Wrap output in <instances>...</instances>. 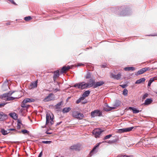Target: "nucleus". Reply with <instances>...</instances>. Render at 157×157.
<instances>
[{"label":"nucleus","mask_w":157,"mask_h":157,"mask_svg":"<svg viewBox=\"0 0 157 157\" xmlns=\"http://www.w3.org/2000/svg\"><path fill=\"white\" fill-rule=\"evenodd\" d=\"M153 102V100L152 98H149L147 99L145 101L143 105H147L151 104Z\"/></svg>","instance_id":"2eb2a0df"},{"label":"nucleus","mask_w":157,"mask_h":157,"mask_svg":"<svg viewBox=\"0 0 157 157\" xmlns=\"http://www.w3.org/2000/svg\"><path fill=\"white\" fill-rule=\"evenodd\" d=\"M95 79H93L92 78H90L87 83L88 84L87 86H89L90 88L93 87L94 88L95 84Z\"/></svg>","instance_id":"6e6552de"},{"label":"nucleus","mask_w":157,"mask_h":157,"mask_svg":"<svg viewBox=\"0 0 157 157\" xmlns=\"http://www.w3.org/2000/svg\"><path fill=\"white\" fill-rule=\"evenodd\" d=\"M59 70H57L54 71L53 76V79L54 82H55L57 77L58 76H59Z\"/></svg>","instance_id":"f3484780"},{"label":"nucleus","mask_w":157,"mask_h":157,"mask_svg":"<svg viewBox=\"0 0 157 157\" xmlns=\"http://www.w3.org/2000/svg\"><path fill=\"white\" fill-rule=\"evenodd\" d=\"M53 95V94L52 93L49 94L44 99V101H48L53 100L54 97L52 96Z\"/></svg>","instance_id":"9b49d317"},{"label":"nucleus","mask_w":157,"mask_h":157,"mask_svg":"<svg viewBox=\"0 0 157 157\" xmlns=\"http://www.w3.org/2000/svg\"><path fill=\"white\" fill-rule=\"evenodd\" d=\"M87 83L85 82L79 83V88H80L81 89H84L87 88H90L87 86Z\"/></svg>","instance_id":"ddd939ff"},{"label":"nucleus","mask_w":157,"mask_h":157,"mask_svg":"<svg viewBox=\"0 0 157 157\" xmlns=\"http://www.w3.org/2000/svg\"><path fill=\"white\" fill-rule=\"evenodd\" d=\"M70 68V66H64L62 67L61 70V72L62 73H63L65 71H68Z\"/></svg>","instance_id":"a211bd4d"},{"label":"nucleus","mask_w":157,"mask_h":157,"mask_svg":"<svg viewBox=\"0 0 157 157\" xmlns=\"http://www.w3.org/2000/svg\"><path fill=\"white\" fill-rule=\"evenodd\" d=\"M129 109L132 110L133 113H139L140 111L138 110L136 108L132 107H129Z\"/></svg>","instance_id":"6ab92c4d"},{"label":"nucleus","mask_w":157,"mask_h":157,"mask_svg":"<svg viewBox=\"0 0 157 157\" xmlns=\"http://www.w3.org/2000/svg\"><path fill=\"white\" fill-rule=\"evenodd\" d=\"M62 101H61L58 103L55 106V108L56 109H58L60 108V106L62 104Z\"/></svg>","instance_id":"2f4dec72"},{"label":"nucleus","mask_w":157,"mask_h":157,"mask_svg":"<svg viewBox=\"0 0 157 157\" xmlns=\"http://www.w3.org/2000/svg\"><path fill=\"white\" fill-rule=\"evenodd\" d=\"M9 2H10L11 3L14 4V5H16L17 4L15 2H14L13 0H7Z\"/></svg>","instance_id":"37998d69"},{"label":"nucleus","mask_w":157,"mask_h":157,"mask_svg":"<svg viewBox=\"0 0 157 157\" xmlns=\"http://www.w3.org/2000/svg\"><path fill=\"white\" fill-rule=\"evenodd\" d=\"M42 151H41L38 155V157H41L42 155Z\"/></svg>","instance_id":"5fc2aeb1"},{"label":"nucleus","mask_w":157,"mask_h":157,"mask_svg":"<svg viewBox=\"0 0 157 157\" xmlns=\"http://www.w3.org/2000/svg\"><path fill=\"white\" fill-rule=\"evenodd\" d=\"M62 121H60V122L57 123V124H56V125L57 126V125H58L62 123Z\"/></svg>","instance_id":"680f3d73"},{"label":"nucleus","mask_w":157,"mask_h":157,"mask_svg":"<svg viewBox=\"0 0 157 157\" xmlns=\"http://www.w3.org/2000/svg\"><path fill=\"white\" fill-rule=\"evenodd\" d=\"M103 111L108 112L110 111V108H108L107 107H103Z\"/></svg>","instance_id":"ea45409f"},{"label":"nucleus","mask_w":157,"mask_h":157,"mask_svg":"<svg viewBox=\"0 0 157 157\" xmlns=\"http://www.w3.org/2000/svg\"><path fill=\"white\" fill-rule=\"evenodd\" d=\"M45 133H46V134H51L52 133L49 132H48V130L45 132Z\"/></svg>","instance_id":"bf43d9fd"},{"label":"nucleus","mask_w":157,"mask_h":157,"mask_svg":"<svg viewBox=\"0 0 157 157\" xmlns=\"http://www.w3.org/2000/svg\"><path fill=\"white\" fill-rule=\"evenodd\" d=\"M144 73V71H143L141 69L139 70L137 72L136 74V75H141Z\"/></svg>","instance_id":"f704fd0d"},{"label":"nucleus","mask_w":157,"mask_h":157,"mask_svg":"<svg viewBox=\"0 0 157 157\" xmlns=\"http://www.w3.org/2000/svg\"><path fill=\"white\" fill-rule=\"evenodd\" d=\"M17 124L22 125V124L21 122V121L20 120H17Z\"/></svg>","instance_id":"de8ad7c7"},{"label":"nucleus","mask_w":157,"mask_h":157,"mask_svg":"<svg viewBox=\"0 0 157 157\" xmlns=\"http://www.w3.org/2000/svg\"><path fill=\"white\" fill-rule=\"evenodd\" d=\"M111 10L115 14L120 16H126L129 15L131 13V11L128 7L124 6H122L120 7H113Z\"/></svg>","instance_id":"f257e3e1"},{"label":"nucleus","mask_w":157,"mask_h":157,"mask_svg":"<svg viewBox=\"0 0 157 157\" xmlns=\"http://www.w3.org/2000/svg\"><path fill=\"white\" fill-rule=\"evenodd\" d=\"M1 132L2 134L4 135H6L9 133V132H8L7 131L5 130L3 128H1Z\"/></svg>","instance_id":"cd10ccee"},{"label":"nucleus","mask_w":157,"mask_h":157,"mask_svg":"<svg viewBox=\"0 0 157 157\" xmlns=\"http://www.w3.org/2000/svg\"><path fill=\"white\" fill-rule=\"evenodd\" d=\"M104 83L105 82L103 81H100L95 82L94 88H96L99 86H100L104 84Z\"/></svg>","instance_id":"4468645a"},{"label":"nucleus","mask_w":157,"mask_h":157,"mask_svg":"<svg viewBox=\"0 0 157 157\" xmlns=\"http://www.w3.org/2000/svg\"><path fill=\"white\" fill-rule=\"evenodd\" d=\"M55 90L56 92H57V91H59V90L57 88H56L55 89Z\"/></svg>","instance_id":"774afa93"},{"label":"nucleus","mask_w":157,"mask_h":157,"mask_svg":"<svg viewBox=\"0 0 157 157\" xmlns=\"http://www.w3.org/2000/svg\"><path fill=\"white\" fill-rule=\"evenodd\" d=\"M52 117L50 115V114L47 113L46 114V125H48L49 126H51L53 124L54 121L53 120L54 117L53 115L52 114Z\"/></svg>","instance_id":"f03ea898"},{"label":"nucleus","mask_w":157,"mask_h":157,"mask_svg":"<svg viewBox=\"0 0 157 157\" xmlns=\"http://www.w3.org/2000/svg\"><path fill=\"white\" fill-rule=\"evenodd\" d=\"M121 104V102L119 100H116L113 106L117 107L120 106Z\"/></svg>","instance_id":"393cba45"},{"label":"nucleus","mask_w":157,"mask_h":157,"mask_svg":"<svg viewBox=\"0 0 157 157\" xmlns=\"http://www.w3.org/2000/svg\"><path fill=\"white\" fill-rule=\"evenodd\" d=\"M26 103H24L22 102L21 105V107L22 108H25L26 109H28L29 106V105H27L25 104Z\"/></svg>","instance_id":"72a5a7b5"},{"label":"nucleus","mask_w":157,"mask_h":157,"mask_svg":"<svg viewBox=\"0 0 157 157\" xmlns=\"http://www.w3.org/2000/svg\"><path fill=\"white\" fill-rule=\"evenodd\" d=\"M21 128V125L17 124V128L18 129H20Z\"/></svg>","instance_id":"3c124183"},{"label":"nucleus","mask_w":157,"mask_h":157,"mask_svg":"<svg viewBox=\"0 0 157 157\" xmlns=\"http://www.w3.org/2000/svg\"><path fill=\"white\" fill-rule=\"evenodd\" d=\"M9 115L14 120H16L17 118L18 115L15 113H10Z\"/></svg>","instance_id":"5701e85b"},{"label":"nucleus","mask_w":157,"mask_h":157,"mask_svg":"<svg viewBox=\"0 0 157 157\" xmlns=\"http://www.w3.org/2000/svg\"><path fill=\"white\" fill-rule=\"evenodd\" d=\"M85 78L86 79L90 78L91 77V74L90 72H88L87 73Z\"/></svg>","instance_id":"473e14b6"},{"label":"nucleus","mask_w":157,"mask_h":157,"mask_svg":"<svg viewBox=\"0 0 157 157\" xmlns=\"http://www.w3.org/2000/svg\"><path fill=\"white\" fill-rule=\"evenodd\" d=\"M120 86L121 87H122V88H124L128 86V85L126 84H124L120 85Z\"/></svg>","instance_id":"c03bdc74"},{"label":"nucleus","mask_w":157,"mask_h":157,"mask_svg":"<svg viewBox=\"0 0 157 157\" xmlns=\"http://www.w3.org/2000/svg\"><path fill=\"white\" fill-rule=\"evenodd\" d=\"M70 149L73 150L77 151L78 150V144H76L71 146Z\"/></svg>","instance_id":"4be33fe9"},{"label":"nucleus","mask_w":157,"mask_h":157,"mask_svg":"<svg viewBox=\"0 0 157 157\" xmlns=\"http://www.w3.org/2000/svg\"><path fill=\"white\" fill-rule=\"evenodd\" d=\"M72 115L73 117L78 119V111L76 110L75 109L72 111Z\"/></svg>","instance_id":"dca6fc26"},{"label":"nucleus","mask_w":157,"mask_h":157,"mask_svg":"<svg viewBox=\"0 0 157 157\" xmlns=\"http://www.w3.org/2000/svg\"><path fill=\"white\" fill-rule=\"evenodd\" d=\"M11 95H9L7 98V101H11L13 100L14 99H18L17 97H13L10 96Z\"/></svg>","instance_id":"c756f323"},{"label":"nucleus","mask_w":157,"mask_h":157,"mask_svg":"<svg viewBox=\"0 0 157 157\" xmlns=\"http://www.w3.org/2000/svg\"><path fill=\"white\" fill-rule=\"evenodd\" d=\"M145 78H141L139 80L136 81L135 82V84H140L145 81Z\"/></svg>","instance_id":"b1692460"},{"label":"nucleus","mask_w":157,"mask_h":157,"mask_svg":"<svg viewBox=\"0 0 157 157\" xmlns=\"http://www.w3.org/2000/svg\"><path fill=\"white\" fill-rule=\"evenodd\" d=\"M147 36H157V34H155V35H147Z\"/></svg>","instance_id":"052dcab7"},{"label":"nucleus","mask_w":157,"mask_h":157,"mask_svg":"<svg viewBox=\"0 0 157 157\" xmlns=\"http://www.w3.org/2000/svg\"><path fill=\"white\" fill-rule=\"evenodd\" d=\"M73 86L74 87H77L78 88V83H76Z\"/></svg>","instance_id":"8fccbe9b"},{"label":"nucleus","mask_w":157,"mask_h":157,"mask_svg":"<svg viewBox=\"0 0 157 157\" xmlns=\"http://www.w3.org/2000/svg\"><path fill=\"white\" fill-rule=\"evenodd\" d=\"M83 101L82 102V104H85L87 102V100L86 99H84V100H82Z\"/></svg>","instance_id":"09e8293b"},{"label":"nucleus","mask_w":157,"mask_h":157,"mask_svg":"<svg viewBox=\"0 0 157 157\" xmlns=\"http://www.w3.org/2000/svg\"><path fill=\"white\" fill-rule=\"evenodd\" d=\"M24 19L25 21H28L32 19V18L31 16H29L25 17Z\"/></svg>","instance_id":"58836bf2"},{"label":"nucleus","mask_w":157,"mask_h":157,"mask_svg":"<svg viewBox=\"0 0 157 157\" xmlns=\"http://www.w3.org/2000/svg\"><path fill=\"white\" fill-rule=\"evenodd\" d=\"M135 68L134 67H125L124 68V70L125 71H134L135 70Z\"/></svg>","instance_id":"bb28decb"},{"label":"nucleus","mask_w":157,"mask_h":157,"mask_svg":"<svg viewBox=\"0 0 157 157\" xmlns=\"http://www.w3.org/2000/svg\"><path fill=\"white\" fill-rule=\"evenodd\" d=\"M117 157H123V155L122 154H121V155H118Z\"/></svg>","instance_id":"338daca9"},{"label":"nucleus","mask_w":157,"mask_h":157,"mask_svg":"<svg viewBox=\"0 0 157 157\" xmlns=\"http://www.w3.org/2000/svg\"><path fill=\"white\" fill-rule=\"evenodd\" d=\"M90 93V91L89 90H87L85 91L82 94V96L79 98V103L82 100L85 99V98L88 97Z\"/></svg>","instance_id":"39448f33"},{"label":"nucleus","mask_w":157,"mask_h":157,"mask_svg":"<svg viewBox=\"0 0 157 157\" xmlns=\"http://www.w3.org/2000/svg\"><path fill=\"white\" fill-rule=\"evenodd\" d=\"M52 141H43L42 143L45 144H50L52 143Z\"/></svg>","instance_id":"a19ab883"},{"label":"nucleus","mask_w":157,"mask_h":157,"mask_svg":"<svg viewBox=\"0 0 157 157\" xmlns=\"http://www.w3.org/2000/svg\"><path fill=\"white\" fill-rule=\"evenodd\" d=\"M8 118V115L3 112L0 111V121H3Z\"/></svg>","instance_id":"1a4fd4ad"},{"label":"nucleus","mask_w":157,"mask_h":157,"mask_svg":"<svg viewBox=\"0 0 157 157\" xmlns=\"http://www.w3.org/2000/svg\"><path fill=\"white\" fill-rule=\"evenodd\" d=\"M123 157H132V155H123Z\"/></svg>","instance_id":"49530a36"},{"label":"nucleus","mask_w":157,"mask_h":157,"mask_svg":"<svg viewBox=\"0 0 157 157\" xmlns=\"http://www.w3.org/2000/svg\"><path fill=\"white\" fill-rule=\"evenodd\" d=\"M102 143V142H100L96 144V145L94 146V147H93L92 150L90 151V154H91V153L93 154L96 153L97 152V151H96V149L98 147H99L100 144Z\"/></svg>","instance_id":"f8f14e48"},{"label":"nucleus","mask_w":157,"mask_h":157,"mask_svg":"<svg viewBox=\"0 0 157 157\" xmlns=\"http://www.w3.org/2000/svg\"><path fill=\"white\" fill-rule=\"evenodd\" d=\"M35 100L33 98H27L24 99L22 101V103H27V102H33Z\"/></svg>","instance_id":"412c9836"},{"label":"nucleus","mask_w":157,"mask_h":157,"mask_svg":"<svg viewBox=\"0 0 157 157\" xmlns=\"http://www.w3.org/2000/svg\"><path fill=\"white\" fill-rule=\"evenodd\" d=\"M117 141V140L116 139H114L113 140H109L108 142L106 141H103L102 142H107L109 144H112L113 143H114L116 142Z\"/></svg>","instance_id":"c85d7f7f"},{"label":"nucleus","mask_w":157,"mask_h":157,"mask_svg":"<svg viewBox=\"0 0 157 157\" xmlns=\"http://www.w3.org/2000/svg\"><path fill=\"white\" fill-rule=\"evenodd\" d=\"M134 128V127L132 126L127 128L120 129L118 130V132L119 133H121L125 132H129L132 131V129Z\"/></svg>","instance_id":"423d86ee"},{"label":"nucleus","mask_w":157,"mask_h":157,"mask_svg":"<svg viewBox=\"0 0 157 157\" xmlns=\"http://www.w3.org/2000/svg\"><path fill=\"white\" fill-rule=\"evenodd\" d=\"M148 94L147 93L145 94L143 96L142 99H144L148 96Z\"/></svg>","instance_id":"a18cd8bd"},{"label":"nucleus","mask_w":157,"mask_h":157,"mask_svg":"<svg viewBox=\"0 0 157 157\" xmlns=\"http://www.w3.org/2000/svg\"><path fill=\"white\" fill-rule=\"evenodd\" d=\"M10 25V23L9 22H7V23H5V25Z\"/></svg>","instance_id":"e2e57ef3"},{"label":"nucleus","mask_w":157,"mask_h":157,"mask_svg":"<svg viewBox=\"0 0 157 157\" xmlns=\"http://www.w3.org/2000/svg\"><path fill=\"white\" fill-rule=\"evenodd\" d=\"M14 92V91L12 92H10L8 93L4 94L0 96V98L4 100H7L9 95H12Z\"/></svg>","instance_id":"9d476101"},{"label":"nucleus","mask_w":157,"mask_h":157,"mask_svg":"<svg viewBox=\"0 0 157 157\" xmlns=\"http://www.w3.org/2000/svg\"><path fill=\"white\" fill-rule=\"evenodd\" d=\"M90 116L91 118L94 117L96 116H102V112L99 109H96L91 112Z\"/></svg>","instance_id":"7ed1b4c3"},{"label":"nucleus","mask_w":157,"mask_h":157,"mask_svg":"<svg viewBox=\"0 0 157 157\" xmlns=\"http://www.w3.org/2000/svg\"><path fill=\"white\" fill-rule=\"evenodd\" d=\"M71 109L70 107L64 108L62 110V112L63 113H67L69 112Z\"/></svg>","instance_id":"a878e982"},{"label":"nucleus","mask_w":157,"mask_h":157,"mask_svg":"<svg viewBox=\"0 0 157 157\" xmlns=\"http://www.w3.org/2000/svg\"><path fill=\"white\" fill-rule=\"evenodd\" d=\"M85 65L84 64H83L81 63H79V67L84 66Z\"/></svg>","instance_id":"13d9d810"},{"label":"nucleus","mask_w":157,"mask_h":157,"mask_svg":"<svg viewBox=\"0 0 157 157\" xmlns=\"http://www.w3.org/2000/svg\"><path fill=\"white\" fill-rule=\"evenodd\" d=\"M154 78H151L149 81H148V84H147V87L150 86L151 83L154 81Z\"/></svg>","instance_id":"7c9ffc66"},{"label":"nucleus","mask_w":157,"mask_h":157,"mask_svg":"<svg viewBox=\"0 0 157 157\" xmlns=\"http://www.w3.org/2000/svg\"><path fill=\"white\" fill-rule=\"evenodd\" d=\"M37 81L31 83L29 86V88L30 89L34 88L37 86Z\"/></svg>","instance_id":"aec40b11"},{"label":"nucleus","mask_w":157,"mask_h":157,"mask_svg":"<svg viewBox=\"0 0 157 157\" xmlns=\"http://www.w3.org/2000/svg\"><path fill=\"white\" fill-rule=\"evenodd\" d=\"M103 131L100 128H96L92 132V134L94 135L95 138L99 137L101 133Z\"/></svg>","instance_id":"20e7f679"},{"label":"nucleus","mask_w":157,"mask_h":157,"mask_svg":"<svg viewBox=\"0 0 157 157\" xmlns=\"http://www.w3.org/2000/svg\"><path fill=\"white\" fill-rule=\"evenodd\" d=\"M21 133L23 134H29V131H28L26 129H23L21 131Z\"/></svg>","instance_id":"e433bc0d"},{"label":"nucleus","mask_w":157,"mask_h":157,"mask_svg":"<svg viewBox=\"0 0 157 157\" xmlns=\"http://www.w3.org/2000/svg\"><path fill=\"white\" fill-rule=\"evenodd\" d=\"M112 136V134H109V135H106L105 137H104V138H103V140H105L107 139H109L110 137H111Z\"/></svg>","instance_id":"4c0bfd02"},{"label":"nucleus","mask_w":157,"mask_h":157,"mask_svg":"<svg viewBox=\"0 0 157 157\" xmlns=\"http://www.w3.org/2000/svg\"><path fill=\"white\" fill-rule=\"evenodd\" d=\"M116 107H115V106H114V107H110L109 108H110V111L113 110V109H115V108Z\"/></svg>","instance_id":"603ef678"},{"label":"nucleus","mask_w":157,"mask_h":157,"mask_svg":"<svg viewBox=\"0 0 157 157\" xmlns=\"http://www.w3.org/2000/svg\"><path fill=\"white\" fill-rule=\"evenodd\" d=\"M128 93V90L127 89H125L123 91L122 94L126 96L127 95Z\"/></svg>","instance_id":"c9c22d12"},{"label":"nucleus","mask_w":157,"mask_h":157,"mask_svg":"<svg viewBox=\"0 0 157 157\" xmlns=\"http://www.w3.org/2000/svg\"><path fill=\"white\" fill-rule=\"evenodd\" d=\"M146 69H147V71L150 70V68L149 67H146Z\"/></svg>","instance_id":"0e129e2a"},{"label":"nucleus","mask_w":157,"mask_h":157,"mask_svg":"<svg viewBox=\"0 0 157 157\" xmlns=\"http://www.w3.org/2000/svg\"><path fill=\"white\" fill-rule=\"evenodd\" d=\"M110 78L116 79L117 80L120 79L121 76V74L120 73H119L117 75H114L113 72H110Z\"/></svg>","instance_id":"0eeeda50"},{"label":"nucleus","mask_w":157,"mask_h":157,"mask_svg":"<svg viewBox=\"0 0 157 157\" xmlns=\"http://www.w3.org/2000/svg\"><path fill=\"white\" fill-rule=\"evenodd\" d=\"M8 130H9V131H16V130L14 128H10V129H8Z\"/></svg>","instance_id":"4d7b16f0"},{"label":"nucleus","mask_w":157,"mask_h":157,"mask_svg":"<svg viewBox=\"0 0 157 157\" xmlns=\"http://www.w3.org/2000/svg\"><path fill=\"white\" fill-rule=\"evenodd\" d=\"M84 117L83 114L79 113V120L82 119Z\"/></svg>","instance_id":"79ce46f5"},{"label":"nucleus","mask_w":157,"mask_h":157,"mask_svg":"<svg viewBox=\"0 0 157 157\" xmlns=\"http://www.w3.org/2000/svg\"><path fill=\"white\" fill-rule=\"evenodd\" d=\"M105 107H107L108 108H109L110 107L108 105L107 103H105Z\"/></svg>","instance_id":"864d4df0"},{"label":"nucleus","mask_w":157,"mask_h":157,"mask_svg":"<svg viewBox=\"0 0 157 157\" xmlns=\"http://www.w3.org/2000/svg\"><path fill=\"white\" fill-rule=\"evenodd\" d=\"M143 71H144V72L147 71V70L146 69V67L145 68H143L141 69Z\"/></svg>","instance_id":"6e6d98bb"},{"label":"nucleus","mask_w":157,"mask_h":157,"mask_svg":"<svg viewBox=\"0 0 157 157\" xmlns=\"http://www.w3.org/2000/svg\"><path fill=\"white\" fill-rule=\"evenodd\" d=\"M101 67L103 68H105L106 67V65H101Z\"/></svg>","instance_id":"69168bd1"}]
</instances>
